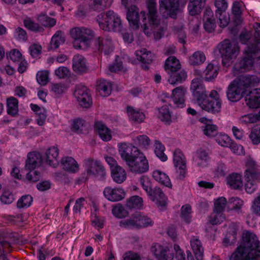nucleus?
<instances>
[{
	"label": "nucleus",
	"mask_w": 260,
	"mask_h": 260,
	"mask_svg": "<svg viewBox=\"0 0 260 260\" xmlns=\"http://www.w3.org/2000/svg\"><path fill=\"white\" fill-rule=\"evenodd\" d=\"M230 260H260V242L254 233H243L242 240Z\"/></svg>",
	"instance_id": "1"
},
{
	"label": "nucleus",
	"mask_w": 260,
	"mask_h": 260,
	"mask_svg": "<svg viewBox=\"0 0 260 260\" xmlns=\"http://www.w3.org/2000/svg\"><path fill=\"white\" fill-rule=\"evenodd\" d=\"M119 152L131 172L142 174L149 170L148 160L137 147L132 145L122 144L119 147Z\"/></svg>",
	"instance_id": "2"
},
{
	"label": "nucleus",
	"mask_w": 260,
	"mask_h": 260,
	"mask_svg": "<svg viewBox=\"0 0 260 260\" xmlns=\"http://www.w3.org/2000/svg\"><path fill=\"white\" fill-rule=\"evenodd\" d=\"M257 78L254 76H241L238 79L234 80L229 85L226 91L228 100L235 102L239 101L247 89L252 84Z\"/></svg>",
	"instance_id": "3"
},
{
	"label": "nucleus",
	"mask_w": 260,
	"mask_h": 260,
	"mask_svg": "<svg viewBox=\"0 0 260 260\" xmlns=\"http://www.w3.org/2000/svg\"><path fill=\"white\" fill-rule=\"evenodd\" d=\"M100 27L105 31L122 32L123 25L120 17L112 10L101 13L96 17Z\"/></svg>",
	"instance_id": "4"
},
{
	"label": "nucleus",
	"mask_w": 260,
	"mask_h": 260,
	"mask_svg": "<svg viewBox=\"0 0 260 260\" xmlns=\"http://www.w3.org/2000/svg\"><path fill=\"white\" fill-rule=\"evenodd\" d=\"M260 52V43L249 44L244 51V57L234 66L235 69L240 72H245L252 69L255 55Z\"/></svg>",
	"instance_id": "5"
},
{
	"label": "nucleus",
	"mask_w": 260,
	"mask_h": 260,
	"mask_svg": "<svg viewBox=\"0 0 260 260\" xmlns=\"http://www.w3.org/2000/svg\"><path fill=\"white\" fill-rule=\"evenodd\" d=\"M153 221L147 216L137 212L133 214L128 219L122 220L120 222V226L125 229H142L152 226Z\"/></svg>",
	"instance_id": "6"
},
{
	"label": "nucleus",
	"mask_w": 260,
	"mask_h": 260,
	"mask_svg": "<svg viewBox=\"0 0 260 260\" xmlns=\"http://www.w3.org/2000/svg\"><path fill=\"white\" fill-rule=\"evenodd\" d=\"M200 107L204 110L215 114L219 113L221 108V100L217 91L212 90L207 97L203 98L198 102Z\"/></svg>",
	"instance_id": "7"
},
{
	"label": "nucleus",
	"mask_w": 260,
	"mask_h": 260,
	"mask_svg": "<svg viewBox=\"0 0 260 260\" xmlns=\"http://www.w3.org/2000/svg\"><path fill=\"white\" fill-rule=\"evenodd\" d=\"M179 10V0H159V13L165 19H176Z\"/></svg>",
	"instance_id": "8"
},
{
	"label": "nucleus",
	"mask_w": 260,
	"mask_h": 260,
	"mask_svg": "<svg viewBox=\"0 0 260 260\" xmlns=\"http://www.w3.org/2000/svg\"><path fill=\"white\" fill-rule=\"evenodd\" d=\"M186 91V89L182 86L176 87L172 90L171 97L165 95V98H162L161 100L162 103L168 104L172 108H183L185 106Z\"/></svg>",
	"instance_id": "9"
},
{
	"label": "nucleus",
	"mask_w": 260,
	"mask_h": 260,
	"mask_svg": "<svg viewBox=\"0 0 260 260\" xmlns=\"http://www.w3.org/2000/svg\"><path fill=\"white\" fill-rule=\"evenodd\" d=\"M93 52L102 53L105 54H109L114 49L112 39L110 37H98L91 42L89 47Z\"/></svg>",
	"instance_id": "10"
},
{
	"label": "nucleus",
	"mask_w": 260,
	"mask_h": 260,
	"mask_svg": "<svg viewBox=\"0 0 260 260\" xmlns=\"http://www.w3.org/2000/svg\"><path fill=\"white\" fill-rule=\"evenodd\" d=\"M219 46V52L223 61L235 58L239 54L240 48L238 43L235 41L225 39L220 43ZM223 63H224L223 61Z\"/></svg>",
	"instance_id": "11"
},
{
	"label": "nucleus",
	"mask_w": 260,
	"mask_h": 260,
	"mask_svg": "<svg viewBox=\"0 0 260 260\" xmlns=\"http://www.w3.org/2000/svg\"><path fill=\"white\" fill-rule=\"evenodd\" d=\"M86 170L89 175L97 178L99 180H103L105 178V169L99 160L88 159L86 162Z\"/></svg>",
	"instance_id": "12"
},
{
	"label": "nucleus",
	"mask_w": 260,
	"mask_h": 260,
	"mask_svg": "<svg viewBox=\"0 0 260 260\" xmlns=\"http://www.w3.org/2000/svg\"><path fill=\"white\" fill-rule=\"evenodd\" d=\"M173 162L177 172L179 174V178L183 179L186 174V160L180 149L175 150L173 153Z\"/></svg>",
	"instance_id": "13"
},
{
	"label": "nucleus",
	"mask_w": 260,
	"mask_h": 260,
	"mask_svg": "<svg viewBox=\"0 0 260 260\" xmlns=\"http://www.w3.org/2000/svg\"><path fill=\"white\" fill-rule=\"evenodd\" d=\"M151 251L157 260H173L174 253L167 246L154 243L151 248Z\"/></svg>",
	"instance_id": "14"
},
{
	"label": "nucleus",
	"mask_w": 260,
	"mask_h": 260,
	"mask_svg": "<svg viewBox=\"0 0 260 260\" xmlns=\"http://www.w3.org/2000/svg\"><path fill=\"white\" fill-rule=\"evenodd\" d=\"M74 95L81 107L88 108L91 105L92 100L89 90L86 87H77Z\"/></svg>",
	"instance_id": "15"
},
{
	"label": "nucleus",
	"mask_w": 260,
	"mask_h": 260,
	"mask_svg": "<svg viewBox=\"0 0 260 260\" xmlns=\"http://www.w3.org/2000/svg\"><path fill=\"white\" fill-rule=\"evenodd\" d=\"M190 89L198 102L203 98L207 97L208 94L201 78L193 79L191 81Z\"/></svg>",
	"instance_id": "16"
},
{
	"label": "nucleus",
	"mask_w": 260,
	"mask_h": 260,
	"mask_svg": "<svg viewBox=\"0 0 260 260\" xmlns=\"http://www.w3.org/2000/svg\"><path fill=\"white\" fill-rule=\"evenodd\" d=\"M246 170L244 173L245 180L258 181L260 180V166L253 160H249L246 164Z\"/></svg>",
	"instance_id": "17"
},
{
	"label": "nucleus",
	"mask_w": 260,
	"mask_h": 260,
	"mask_svg": "<svg viewBox=\"0 0 260 260\" xmlns=\"http://www.w3.org/2000/svg\"><path fill=\"white\" fill-rule=\"evenodd\" d=\"M218 143L222 146L229 147L232 152L238 155H244L243 147L234 142L226 135H221L220 138L216 139Z\"/></svg>",
	"instance_id": "18"
},
{
	"label": "nucleus",
	"mask_w": 260,
	"mask_h": 260,
	"mask_svg": "<svg viewBox=\"0 0 260 260\" xmlns=\"http://www.w3.org/2000/svg\"><path fill=\"white\" fill-rule=\"evenodd\" d=\"M73 70L78 74L82 75L89 71V67L85 58L81 55L76 54L73 58Z\"/></svg>",
	"instance_id": "19"
},
{
	"label": "nucleus",
	"mask_w": 260,
	"mask_h": 260,
	"mask_svg": "<svg viewBox=\"0 0 260 260\" xmlns=\"http://www.w3.org/2000/svg\"><path fill=\"white\" fill-rule=\"evenodd\" d=\"M104 194L106 199L112 202L120 201L125 197V192L121 188L106 187L104 190Z\"/></svg>",
	"instance_id": "20"
},
{
	"label": "nucleus",
	"mask_w": 260,
	"mask_h": 260,
	"mask_svg": "<svg viewBox=\"0 0 260 260\" xmlns=\"http://www.w3.org/2000/svg\"><path fill=\"white\" fill-rule=\"evenodd\" d=\"M156 0H147V7L148 11L149 23L153 26H157L159 24L158 19Z\"/></svg>",
	"instance_id": "21"
},
{
	"label": "nucleus",
	"mask_w": 260,
	"mask_h": 260,
	"mask_svg": "<svg viewBox=\"0 0 260 260\" xmlns=\"http://www.w3.org/2000/svg\"><path fill=\"white\" fill-rule=\"evenodd\" d=\"M126 18L129 25L133 29H137L139 27V9L135 5L130 6L127 12Z\"/></svg>",
	"instance_id": "22"
},
{
	"label": "nucleus",
	"mask_w": 260,
	"mask_h": 260,
	"mask_svg": "<svg viewBox=\"0 0 260 260\" xmlns=\"http://www.w3.org/2000/svg\"><path fill=\"white\" fill-rule=\"evenodd\" d=\"M81 35V44L77 47L75 46V42H74V46L76 48L84 47L88 49L90 46L91 42L94 39V32L90 28L82 27Z\"/></svg>",
	"instance_id": "23"
},
{
	"label": "nucleus",
	"mask_w": 260,
	"mask_h": 260,
	"mask_svg": "<svg viewBox=\"0 0 260 260\" xmlns=\"http://www.w3.org/2000/svg\"><path fill=\"white\" fill-rule=\"evenodd\" d=\"M199 121L204 124L201 126V129L205 135L209 137H213L217 134L218 126L212 124V120L202 117L199 119Z\"/></svg>",
	"instance_id": "24"
},
{
	"label": "nucleus",
	"mask_w": 260,
	"mask_h": 260,
	"mask_svg": "<svg viewBox=\"0 0 260 260\" xmlns=\"http://www.w3.org/2000/svg\"><path fill=\"white\" fill-rule=\"evenodd\" d=\"M137 58L142 63V67L145 70L149 69L148 64L152 61V54L145 48L137 50L135 52Z\"/></svg>",
	"instance_id": "25"
},
{
	"label": "nucleus",
	"mask_w": 260,
	"mask_h": 260,
	"mask_svg": "<svg viewBox=\"0 0 260 260\" xmlns=\"http://www.w3.org/2000/svg\"><path fill=\"white\" fill-rule=\"evenodd\" d=\"M42 156L36 152H29L27 154L25 168L26 170L31 171L42 164Z\"/></svg>",
	"instance_id": "26"
},
{
	"label": "nucleus",
	"mask_w": 260,
	"mask_h": 260,
	"mask_svg": "<svg viewBox=\"0 0 260 260\" xmlns=\"http://www.w3.org/2000/svg\"><path fill=\"white\" fill-rule=\"evenodd\" d=\"M94 129L101 139L107 142L112 139L111 131L102 122L98 121L94 123Z\"/></svg>",
	"instance_id": "27"
},
{
	"label": "nucleus",
	"mask_w": 260,
	"mask_h": 260,
	"mask_svg": "<svg viewBox=\"0 0 260 260\" xmlns=\"http://www.w3.org/2000/svg\"><path fill=\"white\" fill-rule=\"evenodd\" d=\"M126 112L129 120L134 123H140L145 119V115L144 112L134 107L127 106Z\"/></svg>",
	"instance_id": "28"
},
{
	"label": "nucleus",
	"mask_w": 260,
	"mask_h": 260,
	"mask_svg": "<svg viewBox=\"0 0 260 260\" xmlns=\"http://www.w3.org/2000/svg\"><path fill=\"white\" fill-rule=\"evenodd\" d=\"M168 75H169L168 82L174 85L182 83L187 78L186 72L181 68L171 72Z\"/></svg>",
	"instance_id": "29"
},
{
	"label": "nucleus",
	"mask_w": 260,
	"mask_h": 260,
	"mask_svg": "<svg viewBox=\"0 0 260 260\" xmlns=\"http://www.w3.org/2000/svg\"><path fill=\"white\" fill-rule=\"evenodd\" d=\"M246 104L251 108H257L260 107V88H256L246 95Z\"/></svg>",
	"instance_id": "30"
},
{
	"label": "nucleus",
	"mask_w": 260,
	"mask_h": 260,
	"mask_svg": "<svg viewBox=\"0 0 260 260\" xmlns=\"http://www.w3.org/2000/svg\"><path fill=\"white\" fill-rule=\"evenodd\" d=\"M190 243L197 260H203L204 248L199 238L197 236L192 237Z\"/></svg>",
	"instance_id": "31"
},
{
	"label": "nucleus",
	"mask_w": 260,
	"mask_h": 260,
	"mask_svg": "<svg viewBox=\"0 0 260 260\" xmlns=\"http://www.w3.org/2000/svg\"><path fill=\"white\" fill-rule=\"evenodd\" d=\"M209 160L210 157L208 152L201 148L196 151L195 156L193 157L194 163L200 167H206Z\"/></svg>",
	"instance_id": "32"
},
{
	"label": "nucleus",
	"mask_w": 260,
	"mask_h": 260,
	"mask_svg": "<svg viewBox=\"0 0 260 260\" xmlns=\"http://www.w3.org/2000/svg\"><path fill=\"white\" fill-rule=\"evenodd\" d=\"M149 196L152 197V201L155 202L158 207L163 208L166 205L167 198L159 188L155 187Z\"/></svg>",
	"instance_id": "33"
},
{
	"label": "nucleus",
	"mask_w": 260,
	"mask_h": 260,
	"mask_svg": "<svg viewBox=\"0 0 260 260\" xmlns=\"http://www.w3.org/2000/svg\"><path fill=\"white\" fill-rule=\"evenodd\" d=\"M96 90L103 97H107L111 93L112 84L110 82L101 79L96 82Z\"/></svg>",
	"instance_id": "34"
},
{
	"label": "nucleus",
	"mask_w": 260,
	"mask_h": 260,
	"mask_svg": "<svg viewBox=\"0 0 260 260\" xmlns=\"http://www.w3.org/2000/svg\"><path fill=\"white\" fill-rule=\"evenodd\" d=\"M203 21L204 27L207 31L211 32L214 31L216 24L211 9H207L206 10L203 16Z\"/></svg>",
	"instance_id": "35"
},
{
	"label": "nucleus",
	"mask_w": 260,
	"mask_h": 260,
	"mask_svg": "<svg viewBox=\"0 0 260 260\" xmlns=\"http://www.w3.org/2000/svg\"><path fill=\"white\" fill-rule=\"evenodd\" d=\"M111 174L113 181L118 184L123 183L126 179V172L120 166L113 167Z\"/></svg>",
	"instance_id": "36"
},
{
	"label": "nucleus",
	"mask_w": 260,
	"mask_h": 260,
	"mask_svg": "<svg viewBox=\"0 0 260 260\" xmlns=\"http://www.w3.org/2000/svg\"><path fill=\"white\" fill-rule=\"evenodd\" d=\"M61 162L63 169L68 172L75 173L79 170L78 163L72 157L66 156L62 158Z\"/></svg>",
	"instance_id": "37"
},
{
	"label": "nucleus",
	"mask_w": 260,
	"mask_h": 260,
	"mask_svg": "<svg viewBox=\"0 0 260 260\" xmlns=\"http://www.w3.org/2000/svg\"><path fill=\"white\" fill-rule=\"evenodd\" d=\"M59 149L55 146L49 148L46 152V161L51 166L56 167L58 164Z\"/></svg>",
	"instance_id": "38"
},
{
	"label": "nucleus",
	"mask_w": 260,
	"mask_h": 260,
	"mask_svg": "<svg viewBox=\"0 0 260 260\" xmlns=\"http://www.w3.org/2000/svg\"><path fill=\"white\" fill-rule=\"evenodd\" d=\"M65 42V37L63 32L61 30H58L52 37L48 47L49 50H55Z\"/></svg>",
	"instance_id": "39"
},
{
	"label": "nucleus",
	"mask_w": 260,
	"mask_h": 260,
	"mask_svg": "<svg viewBox=\"0 0 260 260\" xmlns=\"http://www.w3.org/2000/svg\"><path fill=\"white\" fill-rule=\"evenodd\" d=\"M111 5L108 0H90L89 7L90 10L96 12L104 11Z\"/></svg>",
	"instance_id": "40"
},
{
	"label": "nucleus",
	"mask_w": 260,
	"mask_h": 260,
	"mask_svg": "<svg viewBox=\"0 0 260 260\" xmlns=\"http://www.w3.org/2000/svg\"><path fill=\"white\" fill-rule=\"evenodd\" d=\"M7 112L8 115L15 117L18 114V101L13 96L7 100Z\"/></svg>",
	"instance_id": "41"
},
{
	"label": "nucleus",
	"mask_w": 260,
	"mask_h": 260,
	"mask_svg": "<svg viewBox=\"0 0 260 260\" xmlns=\"http://www.w3.org/2000/svg\"><path fill=\"white\" fill-rule=\"evenodd\" d=\"M227 183L233 189H240L243 186L241 176L237 173H232L227 177Z\"/></svg>",
	"instance_id": "42"
},
{
	"label": "nucleus",
	"mask_w": 260,
	"mask_h": 260,
	"mask_svg": "<svg viewBox=\"0 0 260 260\" xmlns=\"http://www.w3.org/2000/svg\"><path fill=\"white\" fill-rule=\"evenodd\" d=\"M181 68V65L180 61L175 56L169 57L165 61L164 68L168 74L177 69H180Z\"/></svg>",
	"instance_id": "43"
},
{
	"label": "nucleus",
	"mask_w": 260,
	"mask_h": 260,
	"mask_svg": "<svg viewBox=\"0 0 260 260\" xmlns=\"http://www.w3.org/2000/svg\"><path fill=\"white\" fill-rule=\"evenodd\" d=\"M152 176L153 178L159 183L167 187H171L172 184L170 179L166 173L159 170H155L153 172Z\"/></svg>",
	"instance_id": "44"
},
{
	"label": "nucleus",
	"mask_w": 260,
	"mask_h": 260,
	"mask_svg": "<svg viewBox=\"0 0 260 260\" xmlns=\"http://www.w3.org/2000/svg\"><path fill=\"white\" fill-rule=\"evenodd\" d=\"M158 117L166 124L170 125L172 122V116L168 106L166 105L158 109Z\"/></svg>",
	"instance_id": "45"
},
{
	"label": "nucleus",
	"mask_w": 260,
	"mask_h": 260,
	"mask_svg": "<svg viewBox=\"0 0 260 260\" xmlns=\"http://www.w3.org/2000/svg\"><path fill=\"white\" fill-rule=\"evenodd\" d=\"M143 199L138 196H134L128 198L126 203V206L129 209H141L143 207Z\"/></svg>",
	"instance_id": "46"
},
{
	"label": "nucleus",
	"mask_w": 260,
	"mask_h": 260,
	"mask_svg": "<svg viewBox=\"0 0 260 260\" xmlns=\"http://www.w3.org/2000/svg\"><path fill=\"white\" fill-rule=\"evenodd\" d=\"M205 60L204 53L201 51H197L189 57V63L192 66H198L204 62Z\"/></svg>",
	"instance_id": "47"
},
{
	"label": "nucleus",
	"mask_w": 260,
	"mask_h": 260,
	"mask_svg": "<svg viewBox=\"0 0 260 260\" xmlns=\"http://www.w3.org/2000/svg\"><path fill=\"white\" fill-rule=\"evenodd\" d=\"M40 23L46 27H52L56 23V19L49 17L46 14H41L37 18Z\"/></svg>",
	"instance_id": "48"
},
{
	"label": "nucleus",
	"mask_w": 260,
	"mask_h": 260,
	"mask_svg": "<svg viewBox=\"0 0 260 260\" xmlns=\"http://www.w3.org/2000/svg\"><path fill=\"white\" fill-rule=\"evenodd\" d=\"M204 73L205 80L206 81H211L217 76L218 70L212 63H210L207 66Z\"/></svg>",
	"instance_id": "49"
},
{
	"label": "nucleus",
	"mask_w": 260,
	"mask_h": 260,
	"mask_svg": "<svg viewBox=\"0 0 260 260\" xmlns=\"http://www.w3.org/2000/svg\"><path fill=\"white\" fill-rule=\"evenodd\" d=\"M165 150V147L161 142L159 141L155 140L154 152L157 157L162 161H166L168 158L167 155L164 153Z\"/></svg>",
	"instance_id": "50"
},
{
	"label": "nucleus",
	"mask_w": 260,
	"mask_h": 260,
	"mask_svg": "<svg viewBox=\"0 0 260 260\" xmlns=\"http://www.w3.org/2000/svg\"><path fill=\"white\" fill-rule=\"evenodd\" d=\"M23 24L27 29L35 32H43L44 31V28L42 26L30 19H25L23 21Z\"/></svg>",
	"instance_id": "51"
},
{
	"label": "nucleus",
	"mask_w": 260,
	"mask_h": 260,
	"mask_svg": "<svg viewBox=\"0 0 260 260\" xmlns=\"http://www.w3.org/2000/svg\"><path fill=\"white\" fill-rule=\"evenodd\" d=\"M227 203L226 199L224 197L217 199L214 202V212L215 213H221L225 207Z\"/></svg>",
	"instance_id": "52"
},
{
	"label": "nucleus",
	"mask_w": 260,
	"mask_h": 260,
	"mask_svg": "<svg viewBox=\"0 0 260 260\" xmlns=\"http://www.w3.org/2000/svg\"><path fill=\"white\" fill-rule=\"evenodd\" d=\"M112 214L119 218H124L128 215V212L121 205L118 204L114 207L112 210Z\"/></svg>",
	"instance_id": "53"
},
{
	"label": "nucleus",
	"mask_w": 260,
	"mask_h": 260,
	"mask_svg": "<svg viewBox=\"0 0 260 260\" xmlns=\"http://www.w3.org/2000/svg\"><path fill=\"white\" fill-rule=\"evenodd\" d=\"M249 138L253 145L258 144L260 143V128L258 126L252 128Z\"/></svg>",
	"instance_id": "54"
},
{
	"label": "nucleus",
	"mask_w": 260,
	"mask_h": 260,
	"mask_svg": "<svg viewBox=\"0 0 260 260\" xmlns=\"http://www.w3.org/2000/svg\"><path fill=\"white\" fill-rule=\"evenodd\" d=\"M232 13L235 17V21L237 24L241 23L242 19L241 15L242 11L241 9V5L238 2H234L232 7Z\"/></svg>",
	"instance_id": "55"
},
{
	"label": "nucleus",
	"mask_w": 260,
	"mask_h": 260,
	"mask_svg": "<svg viewBox=\"0 0 260 260\" xmlns=\"http://www.w3.org/2000/svg\"><path fill=\"white\" fill-rule=\"evenodd\" d=\"M14 37L19 41H25L28 39L27 32L20 27H17L15 28L14 32Z\"/></svg>",
	"instance_id": "56"
},
{
	"label": "nucleus",
	"mask_w": 260,
	"mask_h": 260,
	"mask_svg": "<svg viewBox=\"0 0 260 260\" xmlns=\"http://www.w3.org/2000/svg\"><path fill=\"white\" fill-rule=\"evenodd\" d=\"M191 208L189 204H186L182 207L181 217L186 222L188 223H189L191 220Z\"/></svg>",
	"instance_id": "57"
},
{
	"label": "nucleus",
	"mask_w": 260,
	"mask_h": 260,
	"mask_svg": "<svg viewBox=\"0 0 260 260\" xmlns=\"http://www.w3.org/2000/svg\"><path fill=\"white\" fill-rule=\"evenodd\" d=\"M140 183L143 188L146 191L148 195L152 192L151 182L150 179L147 176H142L140 178Z\"/></svg>",
	"instance_id": "58"
},
{
	"label": "nucleus",
	"mask_w": 260,
	"mask_h": 260,
	"mask_svg": "<svg viewBox=\"0 0 260 260\" xmlns=\"http://www.w3.org/2000/svg\"><path fill=\"white\" fill-rule=\"evenodd\" d=\"M214 5L216 8L215 11L216 16H218L220 13L225 12L228 6L226 0H215Z\"/></svg>",
	"instance_id": "59"
},
{
	"label": "nucleus",
	"mask_w": 260,
	"mask_h": 260,
	"mask_svg": "<svg viewBox=\"0 0 260 260\" xmlns=\"http://www.w3.org/2000/svg\"><path fill=\"white\" fill-rule=\"evenodd\" d=\"M32 202V198L30 195L22 196L17 202V206L19 208L29 207Z\"/></svg>",
	"instance_id": "60"
},
{
	"label": "nucleus",
	"mask_w": 260,
	"mask_h": 260,
	"mask_svg": "<svg viewBox=\"0 0 260 260\" xmlns=\"http://www.w3.org/2000/svg\"><path fill=\"white\" fill-rule=\"evenodd\" d=\"M202 7L194 2L193 0L188 5V11L191 16H195L201 13Z\"/></svg>",
	"instance_id": "61"
},
{
	"label": "nucleus",
	"mask_w": 260,
	"mask_h": 260,
	"mask_svg": "<svg viewBox=\"0 0 260 260\" xmlns=\"http://www.w3.org/2000/svg\"><path fill=\"white\" fill-rule=\"evenodd\" d=\"M135 143L139 146L146 148L150 144V140L146 135H140L134 139Z\"/></svg>",
	"instance_id": "62"
},
{
	"label": "nucleus",
	"mask_w": 260,
	"mask_h": 260,
	"mask_svg": "<svg viewBox=\"0 0 260 260\" xmlns=\"http://www.w3.org/2000/svg\"><path fill=\"white\" fill-rule=\"evenodd\" d=\"M243 205V202L238 198H232L229 200V207L232 210H239Z\"/></svg>",
	"instance_id": "63"
},
{
	"label": "nucleus",
	"mask_w": 260,
	"mask_h": 260,
	"mask_svg": "<svg viewBox=\"0 0 260 260\" xmlns=\"http://www.w3.org/2000/svg\"><path fill=\"white\" fill-rule=\"evenodd\" d=\"M14 200V195L9 190H5L0 197V201L4 204H10Z\"/></svg>",
	"instance_id": "64"
}]
</instances>
